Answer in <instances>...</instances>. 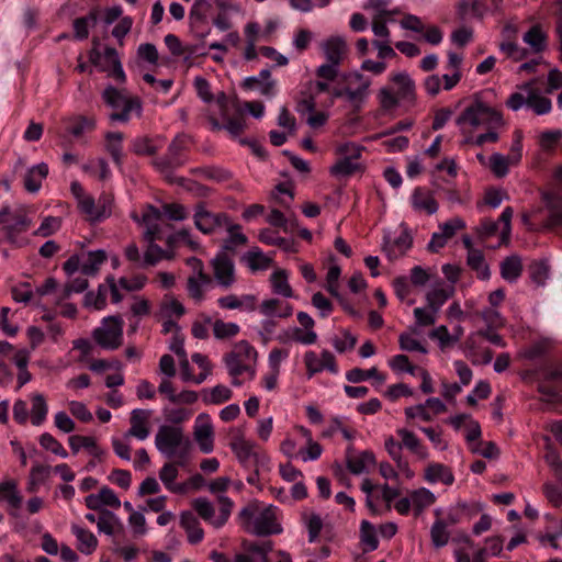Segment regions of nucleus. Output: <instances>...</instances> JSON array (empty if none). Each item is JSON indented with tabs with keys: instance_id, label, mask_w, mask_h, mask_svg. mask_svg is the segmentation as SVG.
Listing matches in <instances>:
<instances>
[{
	"instance_id": "37",
	"label": "nucleus",
	"mask_w": 562,
	"mask_h": 562,
	"mask_svg": "<svg viewBox=\"0 0 562 562\" xmlns=\"http://www.w3.org/2000/svg\"><path fill=\"white\" fill-rule=\"evenodd\" d=\"M106 258V252L102 249L81 254L82 274L95 276L99 272L100 267L105 262Z\"/></svg>"
},
{
	"instance_id": "49",
	"label": "nucleus",
	"mask_w": 562,
	"mask_h": 562,
	"mask_svg": "<svg viewBox=\"0 0 562 562\" xmlns=\"http://www.w3.org/2000/svg\"><path fill=\"white\" fill-rule=\"evenodd\" d=\"M2 501L7 502L12 508H19L21 506L22 496L14 481L9 480L0 483V502Z\"/></svg>"
},
{
	"instance_id": "60",
	"label": "nucleus",
	"mask_w": 562,
	"mask_h": 562,
	"mask_svg": "<svg viewBox=\"0 0 562 562\" xmlns=\"http://www.w3.org/2000/svg\"><path fill=\"white\" fill-rule=\"evenodd\" d=\"M510 165H513L510 157L499 153H494L488 159V168L498 178H503L508 173Z\"/></svg>"
},
{
	"instance_id": "63",
	"label": "nucleus",
	"mask_w": 562,
	"mask_h": 562,
	"mask_svg": "<svg viewBox=\"0 0 562 562\" xmlns=\"http://www.w3.org/2000/svg\"><path fill=\"white\" fill-rule=\"evenodd\" d=\"M68 132L74 137H80L86 131H92L95 126V121L92 117L76 116L69 120Z\"/></svg>"
},
{
	"instance_id": "1",
	"label": "nucleus",
	"mask_w": 562,
	"mask_h": 562,
	"mask_svg": "<svg viewBox=\"0 0 562 562\" xmlns=\"http://www.w3.org/2000/svg\"><path fill=\"white\" fill-rule=\"evenodd\" d=\"M231 484L228 476L216 477L207 484L210 493L216 496L218 515L215 514L214 504L206 497H198L192 502L198 516L214 529H221L227 524L235 507L233 499L225 494Z\"/></svg>"
},
{
	"instance_id": "62",
	"label": "nucleus",
	"mask_w": 562,
	"mask_h": 562,
	"mask_svg": "<svg viewBox=\"0 0 562 562\" xmlns=\"http://www.w3.org/2000/svg\"><path fill=\"white\" fill-rule=\"evenodd\" d=\"M233 397L232 390L223 384H217L212 387L207 395L204 396V402L206 404L218 405L229 401Z\"/></svg>"
},
{
	"instance_id": "33",
	"label": "nucleus",
	"mask_w": 562,
	"mask_h": 562,
	"mask_svg": "<svg viewBox=\"0 0 562 562\" xmlns=\"http://www.w3.org/2000/svg\"><path fill=\"white\" fill-rule=\"evenodd\" d=\"M68 443L74 453H78L81 448L88 450L91 456L98 460H102L105 451L97 445L93 437L74 435L68 438Z\"/></svg>"
},
{
	"instance_id": "57",
	"label": "nucleus",
	"mask_w": 562,
	"mask_h": 562,
	"mask_svg": "<svg viewBox=\"0 0 562 562\" xmlns=\"http://www.w3.org/2000/svg\"><path fill=\"white\" fill-rule=\"evenodd\" d=\"M97 23V13L90 12L88 15L78 18L74 21V35L77 40H86L89 35L90 27Z\"/></svg>"
},
{
	"instance_id": "30",
	"label": "nucleus",
	"mask_w": 562,
	"mask_h": 562,
	"mask_svg": "<svg viewBox=\"0 0 562 562\" xmlns=\"http://www.w3.org/2000/svg\"><path fill=\"white\" fill-rule=\"evenodd\" d=\"M411 203L415 211L432 215L438 211V203L432 194L423 188H416L411 196Z\"/></svg>"
},
{
	"instance_id": "27",
	"label": "nucleus",
	"mask_w": 562,
	"mask_h": 562,
	"mask_svg": "<svg viewBox=\"0 0 562 562\" xmlns=\"http://www.w3.org/2000/svg\"><path fill=\"white\" fill-rule=\"evenodd\" d=\"M423 477L429 484L442 483L449 486L454 482V475L450 468L438 462L429 463L424 470Z\"/></svg>"
},
{
	"instance_id": "54",
	"label": "nucleus",
	"mask_w": 562,
	"mask_h": 562,
	"mask_svg": "<svg viewBox=\"0 0 562 562\" xmlns=\"http://www.w3.org/2000/svg\"><path fill=\"white\" fill-rule=\"evenodd\" d=\"M49 474L50 467L35 463L30 471L27 490L30 492H35L38 486L48 480Z\"/></svg>"
},
{
	"instance_id": "34",
	"label": "nucleus",
	"mask_w": 562,
	"mask_h": 562,
	"mask_svg": "<svg viewBox=\"0 0 562 562\" xmlns=\"http://www.w3.org/2000/svg\"><path fill=\"white\" fill-rule=\"evenodd\" d=\"M259 311L266 317L286 318L292 315L293 307L279 299H268L261 302Z\"/></svg>"
},
{
	"instance_id": "64",
	"label": "nucleus",
	"mask_w": 562,
	"mask_h": 562,
	"mask_svg": "<svg viewBox=\"0 0 562 562\" xmlns=\"http://www.w3.org/2000/svg\"><path fill=\"white\" fill-rule=\"evenodd\" d=\"M240 328L236 323L217 319L213 323V335L216 339H227L236 336Z\"/></svg>"
},
{
	"instance_id": "11",
	"label": "nucleus",
	"mask_w": 562,
	"mask_h": 562,
	"mask_svg": "<svg viewBox=\"0 0 562 562\" xmlns=\"http://www.w3.org/2000/svg\"><path fill=\"white\" fill-rule=\"evenodd\" d=\"M134 222L145 225V241H156L164 238L162 213L153 205H147L139 217L135 212L131 214Z\"/></svg>"
},
{
	"instance_id": "3",
	"label": "nucleus",
	"mask_w": 562,
	"mask_h": 562,
	"mask_svg": "<svg viewBox=\"0 0 562 562\" xmlns=\"http://www.w3.org/2000/svg\"><path fill=\"white\" fill-rule=\"evenodd\" d=\"M457 125L462 132L469 127L477 128H501L505 125L503 114L495 108L490 106L480 98H475L468 104L457 119Z\"/></svg>"
},
{
	"instance_id": "24",
	"label": "nucleus",
	"mask_w": 562,
	"mask_h": 562,
	"mask_svg": "<svg viewBox=\"0 0 562 562\" xmlns=\"http://www.w3.org/2000/svg\"><path fill=\"white\" fill-rule=\"evenodd\" d=\"M256 304L257 296L254 294H243L241 296L229 294L217 299V305L223 310L254 312Z\"/></svg>"
},
{
	"instance_id": "14",
	"label": "nucleus",
	"mask_w": 562,
	"mask_h": 562,
	"mask_svg": "<svg viewBox=\"0 0 562 562\" xmlns=\"http://www.w3.org/2000/svg\"><path fill=\"white\" fill-rule=\"evenodd\" d=\"M193 220L195 227L203 234H212L228 225V216L225 213L210 212L203 204L195 207Z\"/></svg>"
},
{
	"instance_id": "13",
	"label": "nucleus",
	"mask_w": 562,
	"mask_h": 562,
	"mask_svg": "<svg viewBox=\"0 0 562 562\" xmlns=\"http://www.w3.org/2000/svg\"><path fill=\"white\" fill-rule=\"evenodd\" d=\"M113 204L114 199L112 194L103 192L99 195L97 201L90 195L89 207L80 205L78 209L89 222L100 223L112 215Z\"/></svg>"
},
{
	"instance_id": "61",
	"label": "nucleus",
	"mask_w": 562,
	"mask_h": 562,
	"mask_svg": "<svg viewBox=\"0 0 562 562\" xmlns=\"http://www.w3.org/2000/svg\"><path fill=\"white\" fill-rule=\"evenodd\" d=\"M108 288L100 284L97 292L90 291L85 295V305L101 311L106 306Z\"/></svg>"
},
{
	"instance_id": "45",
	"label": "nucleus",
	"mask_w": 562,
	"mask_h": 562,
	"mask_svg": "<svg viewBox=\"0 0 562 562\" xmlns=\"http://www.w3.org/2000/svg\"><path fill=\"white\" fill-rule=\"evenodd\" d=\"M97 527L99 532L113 536L116 531L122 530L123 524L120 517L111 510H102L98 517Z\"/></svg>"
},
{
	"instance_id": "55",
	"label": "nucleus",
	"mask_w": 562,
	"mask_h": 562,
	"mask_svg": "<svg viewBox=\"0 0 562 562\" xmlns=\"http://www.w3.org/2000/svg\"><path fill=\"white\" fill-rule=\"evenodd\" d=\"M211 283L210 277H189L187 280V291L195 302L204 300V288Z\"/></svg>"
},
{
	"instance_id": "50",
	"label": "nucleus",
	"mask_w": 562,
	"mask_h": 562,
	"mask_svg": "<svg viewBox=\"0 0 562 562\" xmlns=\"http://www.w3.org/2000/svg\"><path fill=\"white\" fill-rule=\"evenodd\" d=\"M147 247L144 252V268L156 266L164 259H172V254L162 249L156 241H146Z\"/></svg>"
},
{
	"instance_id": "5",
	"label": "nucleus",
	"mask_w": 562,
	"mask_h": 562,
	"mask_svg": "<svg viewBox=\"0 0 562 562\" xmlns=\"http://www.w3.org/2000/svg\"><path fill=\"white\" fill-rule=\"evenodd\" d=\"M536 81L530 80L517 86V90L509 94L505 104L513 112L524 108L531 109L537 115H544L551 112L552 102L543 97L535 87Z\"/></svg>"
},
{
	"instance_id": "20",
	"label": "nucleus",
	"mask_w": 562,
	"mask_h": 562,
	"mask_svg": "<svg viewBox=\"0 0 562 562\" xmlns=\"http://www.w3.org/2000/svg\"><path fill=\"white\" fill-rule=\"evenodd\" d=\"M396 435L401 439V447L413 453L418 460L429 458L427 447L422 442L417 435L407 428H397Z\"/></svg>"
},
{
	"instance_id": "28",
	"label": "nucleus",
	"mask_w": 562,
	"mask_h": 562,
	"mask_svg": "<svg viewBox=\"0 0 562 562\" xmlns=\"http://www.w3.org/2000/svg\"><path fill=\"white\" fill-rule=\"evenodd\" d=\"M542 200L549 212L546 223L547 228L562 226V196L555 193H543Z\"/></svg>"
},
{
	"instance_id": "44",
	"label": "nucleus",
	"mask_w": 562,
	"mask_h": 562,
	"mask_svg": "<svg viewBox=\"0 0 562 562\" xmlns=\"http://www.w3.org/2000/svg\"><path fill=\"white\" fill-rule=\"evenodd\" d=\"M272 292L283 297H293L294 293L289 283V274L284 269H278L270 276Z\"/></svg>"
},
{
	"instance_id": "51",
	"label": "nucleus",
	"mask_w": 562,
	"mask_h": 562,
	"mask_svg": "<svg viewBox=\"0 0 562 562\" xmlns=\"http://www.w3.org/2000/svg\"><path fill=\"white\" fill-rule=\"evenodd\" d=\"M186 313L183 304L176 297L166 295L160 304L159 316L161 318H180Z\"/></svg>"
},
{
	"instance_id": "43",
	"label": "nucleus",
	"mask_w": 562,
	"mask_h": 562,
	"mask_svg": "<svg viewBox=\"0 0 562 562\" xmlns=\"http://www.w3.org/2000/svg\"><path fill=\"white\" fill-rule=\"evenodd\" d=\"M522 41L536 53H542L547 48V34L539 24L531 26L522 36Z\"/></svg>"
},
{
	"instance_id": "53",
	"label": "nucleus",
	"mask_w": 562,
	"mask_h": 562,
	"mask_svg": "<svg viewBox=\"0 0 562 562\" xmlns=\"http://www.w3.org/2000/svg\"><path fill=\"white\" fill-rule=\"evenodd\" d=\"M430 538L431 543L436 548H442L449 542L450 532L448 530L447 522L443 519L438 518L434 521L430 528Z\"/></svg>"
},
{
	"instance_id": "6",
	"label": "nucleus",
	"mask_w": 562,
	"mask_h": 562,
	"mask_svg": "<svg viewBox=\"0 0 562 562\" xmlns=\"http://www.w3.org/2000/svg\"><path fill=\"white\" fill-rule=\"evenodd\" d=\"M103 101L113 110L111 121L128 122L133 114L140 116L143 105L138 97L128 95L125 91L108 86L102 92Z\"/></svg>"
},
{
	"instance_id": "4",
	"label": "nucleus",
	"mask_w": 562,
	"mask_h": 562,
	"mask_svg": "<svg viewBox=\"0 0 562 562\" xmlns=\"http://www.w3.org/2000/svg\"><path fill=\"white\" fill-rule=\"evenodd\" d=\"M155 447L164 457L178 459L179 465L190 459L191 442L180 427L161 425L155 435Z\"/></svg>"
},
{
	"instance_id": "39",
	"label": "nucleus",
	"mask_w": 562,
	"mask_h": 562,
	"mask_svg": "<svg viewBox=\"0 0 562 562\" xmlns=\"http://www.w3.org/2000/svg\"><path fill=\"white\" fill-rule=\"evenodd\" d=\"M256 443L244 437H237L231 442V449L235 453L238 461L246 465L256 458Z\"/></svg>"
},
{
	"instance_id": "58",
	"label": "nucleus",
	"mask_w": 562,
	"mask_h": 562,
	"mask_svg": "<svg viewBox=\"0 0 562 562\" xmlns=\"http://www.w3.org/2000/svg\"><path fill=\"white\" fill-rule=\"evenodd\" d=\"M245 259L249 269L254 271L266 270L271 265V259L267 257L259 248L249 250L246 254Z\"/></svg>"
},
{
	"instance_id": "47",
	"label": "nucleus",
	"mask_w": 562,
	"mask_h": 562,
	"mask_svg": "<svg viewBox=\"0 0 562 562\" xmlns=\"http://www.w3.org/2000/svg\"><path fill=\"white\" fill-rule=\"evenodd\" d=\"M467 263L472 270L476 272L477 278L482 280H487L490 278L491 272L481 250L470 249L467 256Z\"/></svg>"
},
{
	"instance_id": "22",
	"label": "nucleus",
	"mask_w": 562,
	"mask_h": 562,
	"mask_svg": "<svg viewBox=\"0 0 562 562\" xmlns=\"http://www.w3.org/2000/svg\"><path fill=\"white\" fill-rule=\"evenodd\" d=\"M321 47L326 57V60L337 65L341 64L348 50L346 40L339 35L326 38L322 43Z\"/></svg>"
},
{
	"instance_id": "16",
	"label": "nucleus",
	"mask_w": 562,
	"mask_h": 562,
	"mask_svg": "<svg viewBox=\"0 0 562 562\" xmlns=\"http://www.w3.org/2000/svg\"><path fill=\"white\" fill-rule=\"evenodd\" d=\"M211 266L214 279L221 288L228 289L236 282L234 262L226 254L216 255L211 260Z\"/></svg>"
},
{
	"instance_id": "42",
	"label": "nucleus",
	"mask_w": 562,
	"mask_h": 562,
	"mask_svg": "<svg viewBox=\"0 0 562 562\" xmlns=\"http://www.w3.org/2000/svg\"><path fill=\"white\" fill-rule=\"evenodd\" d=\"M413 508L416 515H420L426 508L437 501L436 495L427 487H418L409 492Z\"/></svg>"
},
{
	"instance_id": "8",
	"label": "nucleus",
	"mask_w": 562,
	"mask_h": 562,
	"mask_svg": "<svg viewBox=\"0 0 562 562\" xmlns=\"http://www.w3.org/2000/svg\"><path fill=\"white\" fill-rule=\"evenodd\" d=\"M257 350L247 341L236 342L231 352L224 356V363L228 374L241 375L248 373L249 379L255 378L256 371L252 364L257 361Z\"/></svg>"
},
{
	"instance_id": "36",
	"label": "nucleus",
	"mask_w": 562,
	"mask_h": 562,
	"mask_svg": "<svg viewBox=\"0 0 562 562\" xmlns=\"http://www.w3.org/2000/svg\"><path fill=\"white\" fill-rule=\"evenodd\" d=\"M102 59L103 65L109 67V70L106 71L109 76L119 82H125L126 76L116 49L113 47H105Z\"/></svg>"
},
{
	"instance_id": "15",
	"label": "nucleus",
	"mask_w": 562,
	"mask_h": 562,
	"mask_svg": "<svg viewBox=\"0 0 562 562\" xmlns=\"http://www.w3.org/2000/svg\"><path fill=\"white\" fill-rule=\"evenodd\" d=\"M193 438L203 453H211L214 449V427L209 414L196 416L193 426Z\"/></svg>"
},
{
	"instance_id": "32",
	"label": "nucleus",
	"mask_w": 562,
	"mask_h": 562,
	"mask_svg": "<svg viewBox=\"0 0 562 562\" xmlns=\"http://www.w3.org/2000/svg\"><path fill=\"white\" fill-rule=\"evenodd\" d=\"M539 391L548 396H557L562 392V366H555L546 371Z\"/></svg>"
},
{
	"instance_id": "56",
	"label": "nucleus",
	"mask_w": 562,
	"mask_h": 562,
	"mask_svg": "<svg viewBox=\"0 0 562 562\" xmlns=\"http://www.w3.org/2000/svg\"><path fill=\"white\" fill-rule=\"evenodd\" d=\"M106 138V149L110 153L113 161L117 165H122L123 151H122V142L123 134L120 132H110L105 135Z\"/></svg>"
},
{
	"instance_id": "17",
	"label": "nucleus",
	"mask_w": 562,
	"mask_h": 562,
	"mask_svg": "<svg viewBox=\"0 0 562 562\" xmlns=\"http://www.w3.org/2000/svg\"><path fill=\"white\" fill-rule=\"evenodd\" d=\"M151 416L150 409L136 408L131 412V428L126 431L125 438L135 437L138 440H145L148 438L149 431V418Z\"/></svg>"
},
{
	"instance_id": "10",
	"label": "nucleus",
	"mask_w": 562,
	"mask_h": 562,
	"mask_svg": "<svg viewBox=\"0 0 562 562\" xmlns=\"http://www.w3.org/2000/svg\"><path fill=\"white\" fill-rule=\"evenodd\" d=\"M123 326L124 322L121 316H106L100 326L94 328L92 337L103 349L115 350L123 342Z\"/></svg>"
},
{
	"instance_id": "18",
	"label": "nucleus",
	"mask_w": 562,
	"mask_h": 562,
	"mask_svg": "<svg viewBox=\"0 0 562 562\" xmlns=\"http://www.w3.org/2000/svg\"><path fill=\"white\" fill-rule=\"evenodd\" d=\"M412 237L407 231H402L397 237L391 238L385 235L383 238L382 249L390 260H395L406 254L412 247Z\"/></svg>"
},
{
	"instance_id": "23",
	"label": "nucleus",
	"mask_w": 562,
	"mask_h": 562,
	"mask_svg": "<svg viewBox=\"0 0 562 562\" xmlns=\"http://www.w3.org/2000/svg\"><path fill=\"white\" fill-rule=\"evenodd\" d=\"M85 504L92 510H100L103 506L117 509L121 506V501L113 490L103 486L99 493L86 496Z\"/></svg>"
},
{
	"instance_id": "46",
	"label": "nucleus",
	"mask_w": 562,
	"mask_h": 562,
	"mask_svg": "<svg viewBox=\"0 0 562 562\" xmlns=\"http://www.w3.org/2000/svg\"><path fill=\"white\" fill-rule=\"evenodd\" d=\"M346 379L350 383H360L373 379L379 385L383 384L386 380L385 375L380 373L375 367H372L369 370L353 368L347 371Z\"/></svg>"
},
{
	"instance_id": "2",
	"label": "nucleus",
	"mask_w": 562,
	"mask_h": 562,
	"mask_svg": "<svg viewBox=\"0 0 562 562\" xmlns=\"http://www.w3.org/2000/svg\"><path fill=\"white\" fill-rule=\"evenodd\" d=\"M278 508L274 506L260 507L258 504H249L243 507L238 514L240 526L249 533L256 536H270L282 532V527L277 518Z\"/></svg>"
},
{
	"instance_id": "29",
	"label": "nucleus",
	"mask_w": 562,
	"mask_h": 562,
	"mask_svg": "<svg viewBox=\"0 0 562 562\" xmlns=\"http://www.w3.org/2000/svg\"><path fill=\"white\" fill-rule=\"evenodd\" d=\"M179 467L178 459H175L173 462L165 463L159 470V480L168 491L182 494L186 493V486L181 485V483H176L179 475Z\"/></svg>"
},
{
	"instance_id": "26",
	"label": "nucleus",
	"mask_w": 562,
	"mask_h": 562,
	"mask_svg": "<svg viewBox=\"0 0 562 562\" xmlns=\"http://www.w3.org/2000/svg\"><path fill=\"white\" fill-rule=\"evenodd\" d=\"M454 292L453 285L438 282L426 293L427 305L439 312L443 304L454 295Z\"/></svg>"
},
{
	"instance_id": "35",
	"label": "nucleus",
	"mask_w": 562,
	"mask_h": 562,
	"mask_svg": "<svg viewBox=\"0 0 562 562\" xmlns=\"http://www.w3.org/2000/svg\"><path fill=\"white\" fill-rule=\"evenodd\" d=\"M48 165L46 162H40L27 169L24 176V188L31 193H36L44 179L48 175Z\"/></svg>"
},
{
	"instance_id": "19",
	"label": "nucleus",
	"mask_w": 562,
	"mask_h": 562,
	"mask_svg": "<svg viewBox=\"0 0 562 562\" xmlns=\"http://www.w3.org/2000/svg\"><path fill=\"white\" fill-rule=\"evenodd\" d=\"M180 527L187 535V540L190 544H199L204 539V530L201 526L199 518L190 510L180 513L179 516Z\"/></svg>"
},
{
	"instance_id": "25",
	"label": "nucleus",
	"mask_w": 562,
	"mask_h": 562,
	"mask_svg": "<svg viewBox=\"0 0 562 562\" xmlns=\"http://www.w3.org/2000/svg\"><path fill=\"white\" fill-rule=\"evenodd\" d=\"M244 86L247 89H256L269 98L276 95V81L271 79V72L268 69H262L257 76L245 78Z\"/></svg>"
},
{
	"instance_id": "38",
	"label": "nucleus",
	"mask_w": 562,
	"mask_h": 562,
	"mask_svg": "<svg viewBox=\"0 0 562 562\" xmlns=\"http://www.w3.org/2000/svg\"><path fill=\"white\" fill-rule=\"evenodd\" d=\"M391 82L395 86V92L401 99L407 101L414 98L415 83L406 71H398L390 76Z\"/></svg>"
},
{
	"instance_id": "40",
	"label": "nucleus",
	"mask_w": 562,
	"mask_h": 562,
	"mask_svg": "<svg viewBox=\"0 0 562 562\" xmlns=\"http://www.w3.org/2000/svg\"><path fill=\"white\" fill-rule=\"evenodd\" d=\"M31 411L29 417L33 426H41L47 418L48 405L46 398L41 393H33L30 395Z\"/></svg>"
},
{
	"instance_id": "9",
	"label": "nucleus",
	"mask_w": 562,
	"mask_h": 562,
	"mask_svg": "<svg viewBox=\"0 0 562 562\" xmlns=\"http://www.w3.org/2000/svg\"><path fill=\"white\" fill-rule=\"evenodd\" d=\"M188 142L189 138L187 136H177L169 144L167 154L153 161L154 167L170 182L175 180L172 171L186 162L184 151Z\"/></svg>"
},
{
	"instance_id": "7",
	"label": "nucleus",
	"mask_w": 562,
	"mask_h": 562,
	"mask_svg": "<svg viewBox=\"0 0 562 562\" xmlns=\"http://www.w3.org/2000/svg\"><path fill=\"white\" fill-rule=\"evenodd\" d=\"M344 87L335 88L333 97L344 99L353 109L359 110L369 95L371 80L359 71L342 75Z\"/></svg>"
},
{
	"instance_id": "48",
	"label": "nucleus",
	"mask_w": 562,
	"mask_h": 562,
	"mask_svg": "<svg viewBox=\"0 0 562 562\" xmlns=\"http://www.w3.org/2000/svg\"><path fill=\"white\" fill-rule=\"evenodd\" d=\"M522 272L521 260L518 256H509L501 263V276L508 282H515Z\"/></svg>"
},
{
	"instance_id": "12",
	"label": "nucleus",
	"mask_w": 562,
	"mask_h": 562,
	"mask_svg": "<svg viewBox=\"0 0 562 562\" xmlns=\"http://www.w3.org/2000/svg\"><path fill=\"white\" fill-rule=\"evenodd\" d=\"M304 364L306 367V374L308 379L324 370H327L335 375L339 373L335 356L326 349L323 350L319 356L313 350L306 351L304 353Z\"/></svg>"
},
{
	"instance_id": "41",
	"label": "nucleus",
	"mask_w": 562,
	"mask_h": 562,
	"mask_svg": "<svg viewBox=\"0 0 562 562\" xmlns=\"http://www.w3.org/2000/svg\"><path fill=\"white\" fill-rule=\"evenodd\" d=\"M71 532L77 538V548L81 553L88 555L95 550L98 546V539L90 530L85 529L78 525H72Z\"/></svg>"
},
{
	"instance_id": "59",
	"label": "nucleus",
	"mask_w": 562,
	"mask_h": 562,
	"mask_svg": "<svg viewBox=\"0 0 562 562\" xmlns=\"http://www.w3.org/2000/svg\"><path fill=\"white\" fill-rule=\"evenodd\" d=\"M358 168L359 164L356 160H351L350 157H342L330 167L329 172L336 178H345L352 175Z\"/></svg>"
},
{
	"instance_id": "52",
	"label": "nucleus",
	"mask_w": 562,
	"mask_h": 562,
	"mask_svg": "<svg viewBox=\"0 0 562 562\" xmlns=\"http://www.w3.org/2000/svg\"><path fill=\"white\" fill-rule=\"evenodd\" d=\"M498 49L506 58L514 61H521L528 56V49L521 47L516 41L502 40L498 44Z\"/></svg>"
},
{
	"instance_id": "31",
	"label": "nucleus",
	"mask_w": 562,
	"mask_h": 562,
	"mask_svg": "<svg viewBox=\"0 0 562 562\" xmlns=\"http://www.w3.org/2000/svg\"><path fill=\"white\" fill-rule=\"evenodd\" d=\"M375 457L371 451H362L359 453H351L347 456L346 464L347 469L356 475L366 473L369 469L374 465Z\"/></svg>"
},
{
	"instance_id": "21",
	"label": "nucleus",
	"mask_w": 562,
	"mask_h": 562,
	"mask_svg": "<svg viewBox=\"0 0 562 562\" xmlns=\"http://www.w3.org/2000/svg\"><path fill=\"white\" fill-rule=\"evenodd\" d=\"M329 90L328 82L325 81H308L304 91H302V99L297 103L299 112H313L316 109L315 98Z\"/></svg>"
}]
</instances>
